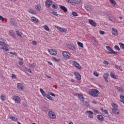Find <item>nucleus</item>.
Wrapping results in <instances>:
<instances>
[{"label":"nucleus","mask_w":124,"mask_h":124,"mask_svg":"<svg viewBox=\"0 0 124 124\" xmlns=\"http://www.w3.org/2000/svg\"><path fill=\"white\" fill-rule=\"evenodd\" d=\"M89 93L90 95L93 96V97H97V96H98V94H99L100 93L96 89H92L89 90Z\"/></svg>","instance_id":"obj_1"},{"label":"nucleus","mask_w":124,"mask_h":124,"mask_svg":"<svg viewBox=\"0 0 124 124\" xmlns=\"http://www.w3.org/2000/svg\"><path fill=\"white\" fill-rule=\"evenodd\" d=\"M106 49L108 50L109 54H112V55H117V52L112 49V48L109 46H106Z\"/></svg>","instance_id":"obj_2"},{"label":"nucleus","mask_w":124,"mask_h":124,"mask_svg":"<svg viewBox=\"0 0 124 124\" xmlns=\"http://www.w3.org/2000/svg\"><path fill=\"white\" fill-rule=\"evenodd\" d=\"M48 116L49 117L50 119H56V115L52 111L50 110L48 112Z\"/></svg>","instance_id":"obj_3"},{"label":"nucleus","mask_w":124,"mask_h":124,"mask_svg":"<svg viewBox=\"0 0 124 124\" xmlns=\"http://www.w3.org/2000/svg\"><path fill=\"white\" fill-rule=\"evenodd\" d=\"M73 64L75 67H76L78 69H82V67L80 66V64L78 63L77 62L74 61L73 62Z\"/></svg>","instance_id":"obj_4"},{"label":"nucleus","mask_w":124,"mask_h":124,"mask_svg":"<svg viewBox=\"0 0 124 124\" xmlns=\"http://www.w3.org/2000/svg\"><path fill=\"white\" fill-rule=\"evenodd\" d=\"M10 22L13 26L15 27H17L18 24L16 22V20L14 19L13 18H10Z\"/></svg>","instance_id":"obj_5"},{"label":"nucleus","mask_w":124,"mask_h":124,"mask_svg":"<svg viewBox=\"0 0 124 124\" xmlns=\"http://www.w3.org/2000/svg\"><path fill=\"white\" fill-rule=\"evenodd\" d=\"M62 55L64 58H66V59H69V57H70V53L68 52L63 51L62 52Z\"/></svg>","instance_id":"obj_6"},{"label":"nucleus","mask_w":124,"mask_h":124,"mask_svg":"<svg viewBox=\"0 0 124 124\" xmlns=\"http://www.w3.org/2000/svg\"><path fill=\"white\" fill-rule=\"evenodd\" d=\"M13 100L15 101L16 103H20L21 101V99H20V97L18 96H14Z\"/></svg>","instance_id":"obj_7"},{"label":"nucleus","mask_w":124,"mask_h":124,"mask_svg":"<svg viewBox=\"0 0 124 124\" xmlns=\"http://www.w3.org/2000/svg\"><path fill=\"white\" fill-rule=\"evenodd\" d=\"M48 51L50 54V55H56L57 54V50L55 49H48Z\"/></svg>","instance_id":"obj_8"},{"label":"nucleus","mask_w":124,"mask_h":124,"mask_svg":"<svg viewBox=\"0 0 124 124\" xmlns=\"http://www.w3.org/2000/svg\"><path fill=\"white\" fill-rule=\"evenodd\" d=\"M52 0H46V7L47 8H49V7H51V5H52Z\"/></svg>","instance_id":"obj_9"},{"label":"nucleus","mask_w":124,"mask_h":124,"mask_svg":"<svg viewBox=\"0 0 124 124\" xmlns=\"http://www.w3.org/2000/svg\"><path fill=\"white\" fill-rule=\"evenodd\" d=\"M84 7H85L86 10H87V11H92V10H93V6H92L90 5H85L84 6Z\"/></svg>","instance_id":"obj_10"},{"label":"nucleus","mask_w":124,"mask_h":124,"mask_svg":"<svg viewBox=\"0 0 124 124\" xmlns=\"http://www.w3.org/2000/svg\"><path fill=\"white\" fill-rule=\"evenodd\" d=\"M4 41H5V40H4L3 38H0V45L1 46H6L7 45Z\"/></svg>","instance_id":"obj_11"},{"label":"nucleus","mask_w":124,"mask_h":124,"mask_svg":"<svg viewBox=\"0 0 124 124\" xmlns=\"http://www.w3.org/2000/svg\"><path fill=\"white\" fill-rule=\"evenodd\" d=\"M111 112L115 115H119L120 114V110L117 108H112Z\"/></svg>","instance_id":"obj_12"},{"label":"nucleus","mask_w":124,"mask_h":124,"mask_svg":"<svg viewBox=\"0 0 124 124\" xmlns=\"http://www.w3.org/2000/svg\"><path fill=\"white\" fill-rule=\"evenodd\" d=\"M76 79H77V80H81V75H80V74H79V73H78V72H75L74 73Z\"/></svg>","instance_id":"obj_13"},{"label":"nucleus","mask_w":124,"mask_h":124,"mask_svg":"<svg viewBox=\"0 0 124 124\" xmlns=\"http://www.w3.org/2000/svg\"><path fill=\"white\" fill-rule=\"evenodd\" d=\"M67 47H68L70 50H72V51H75V46H74L73 44H68L67 45Z\"/></svg>","instance_id":"obj_14"},{"label":"nucleus","mask_w":124,"mask_h":124,"mask_svg":"<svg viewBox=\"0 0 124 124\" xmlns=\"http://www.w3.org/2000/svg\"><path fill=\"white\" fill-rule=\"evenodd\" d=\"M86 112L87 113V114H88L89 118H93V112L92 110H87Z\"/></svg>","instance_id":"obj_15"},{"label":"nucleus","mask_w":124,"mask_h":124,"mask_svg":"<svg viewBox=\"0 0 124 124\" xmlns=\"http://www.w3.org/2000/svg\"><path fill=\"white\" fill-rule=\"evenodd\" d=\"M57 29L59 30L61 32H66L67 31V30L65 28H61L60 27L57 26Z\"/></svg>","instance_id":"obj_16"},{"label":"nucleus","mask_w":124,"mask_h":124,"mask_svg":"<svg viewBox=\"0 0 124 124\" xmlns=\"http://www.w3.org/2000/svg\"><path fill=\"white\" fill-rule=\"evenodd\" d=\"M89 24L93 27H96V23L93 19H89Z\"/></svg>","instance_id":"obj_17"},{"label":"nucleus","mask_w":124,"mask_h":124,"mask_svg":"<svg viewBox=\"0 0 124 124\" xmlns=\"http://www.w3.org/2000/svg\"><path fill=\"white\" fill-rule=\"evenodd\" d=\"M112 30L113 31L112 34H113V35L117 36L119 35V33L118 32V30L117 29L112 28Z\"/></svg>","instance_id":"obj_18"},{"label":"nucleus","mask_w":124,"mask_h":124,"mask_svg":"<svg viewBox=\"0 0 124 124\" xmlns=\"http://www.w3.org/2000/svg\"><path fill=\"white\" fill-rule=\"evenodd\" d=\"M17 87L18 90H21V91H23V86L22 83H17Z\"/></svg>","instance_id":"obj_19"},{"label":"nucleus","mask_w":124,"mask_h":124,"mask_svg":"<svg viewBox=\"0 0 124 124\" xmlns=\"http://www.w3.org/2000/svg\"><path fill=\"white\" fill-rule=\"evenodd\" d=\"M96 117L97 119L99 120V121H101V122L104 120V117H103V116H102L101 115H97Z\"/></svg>","instance_id":"obj_20"},{"label":"nucleus","mask_w":124,"mask_h":124,"mask_svg":"<svg viewBox=\"0 0 124 124\" xmlns=\"http://www.w3.org/2000/svg\"><path fill=\"white\" fill-rule=\"evenodd\" d=\"M78 99L80 100V101H84L85 100V98H84V96H83L82 94L78 95Z\"/></svg>","instance_id":"obj_21"},{"label":"nucleus","mask_w":124,"mask_h":124,"mask_svg":"<svg viewBox=\"0 0 124 124\" xmlns=\"http://www.w3.org/2000/svg\"><path fill=\"white\" fill-rule=\"evenodd\" d=\"M29 13H31V14H36V11L33 10L32 9H29L27 10Z\"/></svg>","instance_id":"obj_22"},{"label":"nucleus","mask_w":124,"mask_h":124,"mask_svg":"<svg viewBox=\"0 0 124 124\" xmlns=\"http://www.w3.org/2000/svg\"><path fill=\"white\" fill-rule=\"evenodd\" d=\"M108 18L110 21H112V22H116V18H114V17H113V16L111 15H109Z\"/></svg>","instance_id":"obj_23"},{"label":"nucleus","mask_w":124,"mask_h":124,"mask_svg":"<svg viewBox=\"0 0 124 124\" xmlns=\"http://www.w3.org/2000/svg\"><path fill=\"white\" fill-rule=\"evenodd\" d=\"M40 92L41 93L42 95L46 97V95H47V94H46V93L45 92V91H44V90H43V89H42L41 88L40 89Z\"/></svg>","instance_id":"obj_24"},{"label":"nucleus","mask_w":124,"mask_h":124,"mask_svg":"<svg viewBox=\"0 0 124 124\" xmlns=\"http://www.w3.org/2000/svg\"><path fill=\"white\" fill-rule=\"evenodd\" d=\"M60 8L65 13L67 11V8L64 6L60 5Z\"/></svg>","instance_id":"obj_25"},{"label":"nucleus","mask_w":124,"mask_h":124,"mask_svg":"<svg viewBox=\"0 0 124 124\" xmlns=\"http://www.w3.org/2000/svg\"><path fill=\"white\" fill-rule=\"evenodd\" d=\"M35 9L37 11H40V10H41V6L40 4H37V5L35 6Z\"/></svg>","instance_id":"obj_26"},{"label":"nucleus","mask_w":124,"mask_h":124,"mask_svg":"<svg viewBox=\"0 0 124 124\" xmlns=\"http://www.w3.org/2000/svg\"><path fill=\"white\" fill-rule=\"evenodd\" d=\"M120 99H121V102H123V103H124V94H121L120 95Z\"/></svg>","instance_id":"obj_27"},{"label":"nucleus","mask_w":124,"mask_h":124,"mask_svg":"<svg viewBox=\"0 0 124 124\" xmlns=\"http://www.w3.org/2000/svg\"><path fill=\"white\" fill-rule=\"evenodd\" d=\"M111 106L113 109H118V105L116 103H111Z\"/></svg>","instance_id":"obj_28"},{"label":"nucleus","mask_w":124,"mask_h":124,"mask_svg":"<svg viewBox=\"0 0 124 124\" xmlns=\"http://www.w3.org/2000/svg\"><path fill=\"white\" fill-rule=\"evenodd\" d=\"M1 49L3 50V51H9V49L8 48V47L4 46L2 47Z\"/></svg>","instance_id":"obj_29"},{"label":"nucleus","mask_w":124,"mask_h":124,"mask_svg":"<svg viewBox=\"0 0 124 124\" xmlns=\"http://www.w3.org/2000/svg\"><path fill=\"white\" fill-rule=\"evenodd\" d=\"M29 65L30 66H31V67L34 68V67H35V66H36V64L35 63H29Z\"/></svg>","instance_id":"obj_30"},{"label":"nucleus","mask_w":124,"mask_h":124,"mask_svg":"<svg viewBox=\"0 0 124 124\" xmlns=\"http://www.w3.org/2000/svg\"><path fill=\"white\" fill-rule=\"evenodd\" d=\"M78 45L81 47V48H84V45L80 42H78Z\"/></svg>","instance_id":"obj_31"},{"label":"nucleus","mask_w":124,"mask_h":124,"mask_svg":"<svg viewBox=\"0 0 124 124\" xmlns=\"http://www.w3.org/2000/svg\"><path fill=\"white\" fill-rule=\"evenodd\" d=\"M116 90H119V92L123 93L124 92V90H123V88L121 87H118V86H116Z\"/></svg>","instance_id":"obj_32"},{"label":"nucleus","mask_w":124,"mask_h":124,"mask_svg":"<svg viewBox=\"0 0 124 124\" xmlns=\"http://www.w3.org/2000/svg\"><path fill=\"white\" fill-rule=\"evenodd\" d=\"M46 98H47V99H49V100H53V98H52V97L49 94H46Z\"/></svg>","instance_id":"obj_33"},{"label":"nucleus","mask_w":124,"mask_h":124,"mask_svg":"<svg viewBox=\"0 0 124 124\" xmlns=\"http://www.w3.org/2000/svg\"><path fill=\"white\" fill-rule=\"evenodd\" d=\"M9 34H10V35H11V36H12V37H13V38H14V37H15L16 36L15 34H14V33L10 31H9Z\"/></svg>","instance_id":"obj_34"},{"label":"nucleus","mask_w":124,"mask_h":124,"mask_svg":"<svg viewBox=\"0 0 124 124\" xmlns=\"http://www.w3.org/2000/svg\"><path fill=\"white\" fill-rule=\"evenodd\" d=\"M83 104L85 106H86V107H89V106H90V104H89V102L87 101L83 102Z\"/></svg>","instance_id":"obj_35"},{"label":"nucleus","mask_w":124,"mask_h":124,"mask_svg":"<svg viewBox=\"0 0 124 124\" xmlns=\"http://www.w3.org/2000/svg\"><path fill=\"white\" fill-rule=\"evenodd\" d=\"M104 79H108V77H109V73L104 74Z\"/></svg>","instance_id":"obj_36"},{"label":"nucleus","mask_w":124,"mask_h":124,"mask_svg":"<svg viewBox=\"0 0 124 124\" xmlns=\"http://www.w3.org/2000/svg\"><path fill=\"white\" fill-rule=\"evenodd\" d=\"M50 13H51V14H53V15H55V16H58V13L56 11H55V10H53V11L51 12Z\"/></svg>","instance_id":"obj_37"},{"label":"nucleus","mask_w":124,"mask_h":124,"mask_svg":"<svg viewBox=\"0 0 124 124\" xmlns=\"http://www.w3.org/2000/svg\"><path fill=\"white\" fill-rule=\"evenodd\" d=\"M51 6H52V8H54V9H57V8H58V5H57V4H52L51 5Z\"/></svg>","instance_id":"obj_38"},{"label":"nucleus","mask_w":124,"mask_h":124,"mask_svg":"<svg viewBox=\"0 0 124 124\" xmlns=\"http://www.w3.org/2000/svg\"><path fill=\"white\" fill-rule=\"evenodd\" d=\"M1 99L3 101H5V99H6V97H5V95H1Z\"/></svg>","instance_id":"obj_39"},{"label":"nucleus","mask_w":124,"mask_h":124,"mask_svg":"<svg viewBox=\"0 0 124 124\" xmlns=\"http://www.w3.org/2000/svg\"><path fill=\"white\" fill-rule=\"evenodd\" d=\"M109 1H110L111 3H112V4H113L114 5H116V4H117V3H116V1L114 0H109Z\"/></svg>","instance_id":"obj_40"},{"label":"nucleus","mask_w":124,"mask_h":124,"mask_svg":"<svg viewBox=\"0 0 124 124\" xmlns=\"http://www.w3.org/2000/svg\"><path fill=\"white\" fill-rule=\"evenodd\" d=\"M16 34L18 35V36H20V37L22 36V33L21 32H20L18 31H16Z\"/></svg>","instance_id":"obj_41"},{"label":"nucleus","mask_w":124,"mask_h":124,"mask_svg":"<svg viewBox=\"0 0 124 124\" xmlns=\"http://www.w3.org/2000/svg\"><path fill=\"white\" fill-rule=\"evenodd\" d=\"M53 60H54V61H56V62H61V60L60 59H57V58L56 57H52Z\"/></svg>","instance_id":"obj_42"},{"label":"nucleus","mask_w":124,"mask_h":124,"mask_svg":"<svg viewBox=\"0 0 124 124\" xmlns=\"http://www.w3.org/2000/svg\"><path fill=\"white\" fill-rule=\"evenodd\" d=\"M44 28L45 30H46V31H49V27H48V26H47L46 25H45V26H44Z\"/></svg>","instance_id":"obj_43"},{"label":"nucleus","mask_w":124,"mask_h":124,"mask_svg":"<svg viewBox=\"0 0 124 124\" xmlns=\"http://www.w3.org/2000/svg\"><path fill=\"white\" fill-rule=\"evenodd\" d=\"M119 45L122 49H124V44L123 43H120Z\"/></svg>","instance_id":"obj_44"},{"label":"nucleus","mask_w":124,"mask_h":124,"mask_svg":"<svg viewBox=\"0 0 124 124\" xmlns=\"http://www.w3.org/2000/svg\"><path fill=\"white\" fill-rule=\"evenodd\" d=\"M116 68H117V69H118V70H122V67L118 66V65H116L115 66Z\"/></svg>","instance_id":"obj_45"},{"label":"nucleus","mask_w":124,"mask_h":124,"mask_svg":"<svg viewBox=\"0 0 124 124\" xmlns=\"http://www.w3.org/2000/svg\"><path fill=\"white\" fill-rule=\"evenodd\" d=\"M10 119H11V120H12L13 121H16V120H17V118H15L14 116H10Z\"/></svg>","instance_id":"obj_46"},{"label":"nucleus","mask_w":124,"mask_h":124,"mask_svg":"<svg viewBox=\"0 0 124 124\" xmlns=\"http://www.w3.org/2000/svg\"><path fill=\"white\" fill-rule=\"evenodd\" d=\"M42 109H43V111H48V108L46 106L43 107L42 108Z\"/></svg>","instance_id":"obj_47"},{"label":"nucleus","mask_w":124,"mask_h":124,"mask_svg":"<svg viewBox=\"0 0 124 124\" xmlns=\"http://www.w3.org/2000/svg\"><path fill=\"white\" fill-rule=\"evenodd\" d=\"M74 1L75 2V3H80V2H81V0H74Z\"/></svg>","instance_id":"obj_48"},{"label":"nucleus","mask_w":124,"mask_h":124,"mask_svg":"<svg viewBox=\"0 0 124 124\" xmlns=\"http://www.w3.org/2000/svg\"><path fill=\"white\" fill-rule=\"evenodd\" d=\"M25 69L26 71H27L28 72H29V73H31V69L30 68H28L27 67H25Z\"/></svg>","instance_id":"obj_49"},{"label":"nucleus","mask_w":124,"mask_h":124,"mask_svg":"<svg viewBox=\"0 0 124 124\" xmlns=\"http://www.w3.org/2000/svg\"><path fill=\"white\" fill-rule=\"evenodd\" d=\"M72 15H73V16H78V14H77V13L75 12H74L72 13Z\"/></svg>","instance_id":"obj_50"},{"label":"nucleus","mask_w":124,"mask_h":124,"mask_svg":"<svg viewBox=\"0 0 124 124\" xmlns=\"http://www.w3.org/2000/svg\"><path fill=\"white\" fill-rule=\"evenodd\" d=\"M93 75L96 77H98L99 76L98 73L96 71L93 72Z\"/></svg>","instance_id":"obj_51"},{"label":"nucleus","mask_w":124,"mask_h":124,"mask_svg":"<svg viewBox=\"0 0 124 124\" xmlns=\"http://www.w3.org/2000/svg\"><path fill=\"white\" fill-rule=\"evenodd\" d=\"M114 48H115V49L117 50V51H120V50H121V49L120 48V47H119V46H115Z\"/></svg>","instance_id":"obj_52"},{"label":"nucleus","mask_w":124,"mask_h":124,"mask_svg":"<svg viewBox=\"0 0 124 124\" xmlns=\"http://www.w3.org/2000/svg\"><path fill=\"white\" fill-rule=\"evenodd\" d=\"M33 45H34V46H36L37 45V42L35 41H32Z\"/></svg>","instance_id":"obj_53"},{"label":"nucleus","mask_w":124,"mask_h":124,"mask_svg":"<svg viewBox=\"0 0 124 124\" xmlns=\"http://www.w3.org/2000/svg\"><path fill=\"white\" fill-rule=\"evenodd\" d=\"M103 63L104 64H107V65H108V64H109V62L107 61H104Z\"/></svg>","instance_id":"obj_54"},{"label":"nucleus","mask_w":124,"mask_h":124,"mask_svg":"<svg viewBox=\"0 0 124 124\" xmlns=\"http://www.w3.org/2000/svg\"><path fill=\"white\" fill-rule=\"evenodd\" d=\"M99 33L100 34H104V33H105V32H104V31H102L101 30L99 31Z\"/></svg>","instance_id":"obj_55"},{"label":"nucleus","mask_w":124,"mask_h":124,"mask_svg":"<svg viewBox=\"0 0 124 124\" xmlns=\"http://www.w3.org/2000/svg\"><path fill=\"white\" fill-rule=\"evenodd\" d=\"M110 76L111 78H115V76L114 75V74H113V73H110Z\"/></svg>","instance_id":"obj_56"},{"label":"nucleus","mask_w":124,"mask_h":124,"mask_svg":"<svg viewBox=\"0 0 124 124\" xmlns=\"http://www.w3.org/2000/svg\"><path fill=\"white\" fill-rule=\"evenodd\" d=\"M9 53L11 54V55H17V53L16 52H10Z\"/></svg>","instance_id":"obj_57"},{"label":"nucleus","mask_w":124,"mask_h":124,"mask_svg":"<svg viewBox=\"0 0 124 124\" xmlns=\"http://www.w3.org/2000/svg\"><path fill=\"white\" fill-rule=\"evenodd\" d=\"M36 17H35L32 16V17H31V20L32 21H34L35 20V19H36Z\"/></svg>","instance_id":"obj_58"},{"label":"nucleus","mask_w":124,"mask_h":124,"mask_svg":"<svg viewBox=\"0 0 124 124\" xmlns=\"http://www.w3.org/2000/svg\"><path fill=\"white\" fill-rule=\"evenodd\" d=\"M94 45H98V42L97 41L94 40Z\"/></svg>","instance_id":"obj_59"},{"label":"nucleus","mask_w":124,"mask_h":124,"mask_svg":"<svg viewBox=\"0 0 124 124\" xmlns=\"http://www.w3.org/2000/svg\"><path fill=\"white\" fill-rule=\"evenodd\" d=\"M23 105L25 107H28V103L27 102H24L23 103Z\"/></svg>","instance_id":"obj_60"},{"label":"nucleus","mask_w":124,"mask_h":124,"mask_svg":"<svg viewBox=\"0 0 124 124\" xmlns=\"http://www.w3.org/2000/svg\"><path fill=\"white\" fill-rule=\"evenodd\" d=\"M50 95H51L52 96H53L54 97H55V96H56V94H55V93H50Z\"/></svg>","instance_id":"obj_61"},{"label":"nucleus","mask_w":124,"mask_h":124,"mask_svg":"<svg viewBox=\"0 0 124 124\" xmlns=\"http://www.w3.org/2000/svg\"><path fill=\"white\" fill-rule=\"evenodd\" d=\"M0 20H1V21H3V20H4V18L2 16H0Z\"/></svg>","instance_id":"obj_62"},{"label":"nucleus","mask_w":124,"mask_h":124,"mask_svg":"<svg viewBox=\"0 0 124 124\" xmlns=\"http://www.w3.org/2000/svg\"><path fill=\"white\" fill-rule=\"evenodd\" d=\"M12 78H15V79H16V78H17V77H16V76H15L14 74H12Z\"/></svg>","instance_id":"obj_63"},{"label":"nucleus","mask_w":124,"mask_h":124,"mask_svg":"<svg viewBox=\"0 0 124 124\" xmlns=\"http://www.w3.org/2000/svg\"><path fill=\"white\" fill-rule=\"evenodd\" d=\"M104 112L105 114H108V111L106 109L104 110Z\"/></svg>","instance_id":"obj_64"}]
</instances>
